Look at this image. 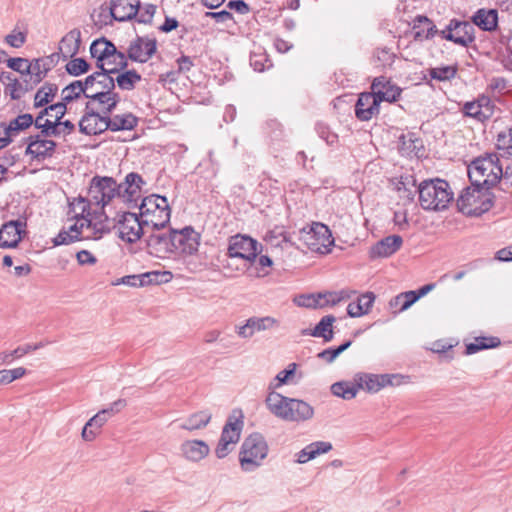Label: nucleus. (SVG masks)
I'll return each mask as SVG.
<instances>
[{
  "instance_id": "29",
  "label": "nucleus",
  "mask_w": 512,
  "mask_h": 512,
  "mask_svg": "<svg viewBox=\"0 0 512 512\" xmlns=\"http://www.w3.org/2000/svg\"><path fill=\"white\" fill-rule=\"evenodd\" d=\"M90 53L97 60V66H102V62L110 59L113 55L122 60V57L117 54L115 45L106 38L94 40L90 46Z\"/></svg>"
},
{
  "instance_id": "41",
  "label": "nucleus",
  "mask_w": 512,
  "mask_h": 512,
  "mask_svg": "<svg viewBox=\"0 0 512 512\" xmlns=\"http://www.w3.org/2000/svg\"><path fill=\"white\" fill-rule=\"evenodd\" d=\"M335 317L332 315L324 316L312 331L314 337H321L325 342H329L333 338V323Z\"/></svg>"
},
{
  "instance_id": "42",
  "label": "nucleus",
  "mask_w": 512,
  "mask_h": 512,
  "mask_svg": "<svg viewBox=\"0 0 512 512\" xmlns=\"http://www.w3.org/2000/svg\"><path fill=\"white\" fill-rule=\"evenodd\" d=\"M34 120L31 114H22L11 120L8 126L4 128V134L6 136H11L15 133L23 131L29 128L33 124Z\"/></svg>"
},
{
  "instance_id": "40",
  "label": "nucleus",
  "mask_w": 512,
  "mask_h": 512,
  "mask_svg": "<svg viewBox=\"0 0 512 512\" xmlns=\"http://www.w3.org/2000/svg\"><path fill=\"white\" fill-rule=\"evenodd\" d=\"M49 110V107H46L39 113L35 119V126L36 128L41 129V133L45 136H59L61 135V131L59 130L57 123L49 119H46L45 123H42L44 116H50Z\"/></svg>"
},
{
  "instance_id": "49",
  "label": "nucleus",
  "mask_w": 512,
  "mask_h": 512,
  "mask_svg": "<svg viewBox=\"0 0 512 512\" xmlns=\"http://www.w3.org/2000/svg\"><path fill=\"white\" fill-rule=\"evenodd\" d=\"M353 293V291L349 290L320 293L322 307L328 305L335 306L340 302L349 299Z\"/></svg>"
},
{
  "instance_id": "57",
  "label": "nucleus",
  "mask_w": 512,
  "mask_h": 512,
  "mask_svg": "<svg viewBox=\"0 0 512 512\" xmlns=\"http://www.w3.org/2000/svg\"><path fill=\"white\" fill-rule=\"evenodd\" d=\"M430 75L440 81L450 80L456 75V69L451 66L436 67L431 70Z\"/></svg>"
},
{
  "instance_id": "52",
  "label": "nucleus",
  "mask_w": 512,
  "mask_h": 512,
  "mask_svg": "<svg viewBox=\"0 0 512 512\" xmlns=\"http://www.w3.org/2000/svg\"><path fill=\"white\" fill-rule=\"evenodd\" d=\"M395 54L388 48H377L374 52L373 59L377 66H390L394 62Z\"/></svg>"
},
{
  "instance_id": "63",
  "label": "nucleus",
  "mask_w": 512,
  "mask_h": 512,
  "mask_svg": "<svg viewBox=\"0 0 512 512\" xmlns=\"http://www.w3.org/2000/svg\"><path fill=\"white\" fill-rule=\"evenodd\" d=\"M236 444H232L227 440H224L222 438L219 439L218 444L215 448V454L217 458L223 459L225 458L229 453L232 452Z\"/></svg>"
},
{
  "instance_id": "26",
  "label": "nucleus",
  "mask_w": 512,
  "mask_h": 512,
  "mask_svg": "<svg viewBox=\"0 0 512 512\" xmlns=\"http://www.w3.org/2000/svg\"><path fill=\"white\" fill-rule=\"evenodd\" d=\"M463 110L467 116L478 119L479 121H485L493 115L494 104L490 98L482 96L476 101L467 102Z\"/></svg>"
},
{
  "instance_id": "60",
  "label": "nucleus",
  "mask_w": 512,
  "mask_h": 512,
  "mask_svg": "<svg viewBox=\"0 0 512 512\" xmlns=\"http://www.w3.org/2000/svg\"><path fill=\"white\" fill-rule=\"evenodd\" d=\"M496 145L498 149L512 154V127L507 132L498 135Z\"/></svg>"
},
{
  "instance_id": "28",
  "label": "nucleus",
  "mask_w": 512,
  "mask_h": 512,
  "mask_svg": "<svg viewBox=\"0 0 512 512\" xmlns=\"http://www.w3.org/2000/svg\"><path fill=\"white\" fill-rule=\"evenodd\" d=\"M436 26L426 16L419 15L413 20L410 35L416 42L431 39L437 34Z\"/></svg>"
},
{
  "instance_id": "33",
  "label": "nucleus",
  "mask_w": 512,
  "mask_h": 512,
  "mask_svg": "<svg viewBox=\"0 0 512 512\" xmlns=\"http://www.w3.org/2000/svg\"><path fill=\"white\" fill-rule=\"evenodd\" d=\"M472 22L483 31H495L498 26V12L495 9H479L473 15Z\"/></svg>"
},
{
  "instance_id": "31",
  "label": "nucleus",
  "mask_w": 512,
  "mask_h": 512,
  "mask_svg": "<svg viewBox=\"0 0 512 512\" xmlns=\"http://www.w3.org/2000/svg\"><path fill=\"white\" fill-rule=\"evenodd\" d=\"M375 294L373 292H365L357 297L356 301H353L347 306V314L352 318L361 317L368 314L374 304Z\"/></svg>"
},
{
  "instance_id": "11",
  "label": "nucleus",
  "mask_w": 512,
  "mask_h": 512,
  "mask_svg": "<svg viewBox=\"0 0 512 512\" xmlns=\"http://www.w3.org/2000/svg\"><path fill=\"white\" fill-rule=\"evenodd\" d=\"M358 391L377 393L387 386H399L403 383V376L398 374L357 373L354 376Z\"/></svg>"
},
{
  "instance_id": "55",
  "label": "nucleus",
  "mask_w": 512,
  "mask_h": 512,
  "mask_svg": "<svg viewBox=\"0 0 512 512\" xmlns=\"http://www.w3.org/2000/svg\"><path fill=\"white\" fill-rule=\"evenodd\" d=\"M83 232H72L70 229L68 231L62 230L52 239L54 246L67 245L70 244L80 238V235Z\"/></svg>"
},
{
  "instance_id": "9",
  "label": "nucleus",
  "mask_w": 512,
  "mask_h": 512,
  "mask_svg": "<svg viewBox=\"0 0 512 512\" xmlns=\"http://www.w3.org/2000/svg\"><path fill=\"white\" fill-rule=\"evenodd\" d=\"M118 195L119 185L112 177L94 176L91 179L87 196L98 211H104L105 206L118 199Z\"/></svg>"
},
{
  "instance_id": "17",
  "label": "nucleus",
  "mask_w": 512,
  "mask_h": 512,
  "mask_svg": "<svg viewBox=\"0 0 512 512\" xmlns=\"http://www.w3.org/2000/svg\"><path fill=\"white\" fill-rule=\"evenodd\" d=\"M148 234L147 247L151 255L158 258H167L170 254L175 252L172 241V231L169 234L150 231Z\"/></svg>"
},
{
  "instance_id": "62",
  "label": "nucleus",
  "mask_w": 512,
  "mask_h": 512,
  "mask_svg": "<svg viewBox=\"0 0 512 512\" xmlns=\"http://www.w3.org/2000/svg\"><path fill=\"white\" fill-rule=\"evenodd\" d=\"M5 41L11 47L19 48L26 42V33L22 31L13 30L5 37Z\"/></svg>"
},
{
  "instance_id": "45",
  "label": "nucleus",
  "mask_w": 512,
  "mask_h": 512,
  "mask_svg": "<svg viewBox=\"0 0 512 512\" xmlns=\"http://www.w3.org/2000/svg\"><path fill=\"white\" fill-rule=\"evenodd\" d=\"M61 95L66 104L80 98L82 95L86 98L84 82L81 80L73 81L62 90Z\"/></svg>"
},
{
  "instance_id": "38",
  "label": "nucleus",
  "mask_w": 512,
  "mask_h": 512,
  "mask_svg": "<svg viewBox=\"0 0 512 512\" xmlns=\"http://www.w3.org/2000/svg\"><path fill=\"white\" fill-rule=\"evenodd\" d=\"M421 147L419 139L411 133L399 137L398 149L403 156L411 157L414 155L418 157V151Z\"/></svg>"
},
{
  "instance_id": "15",
  "label": "nucleus",
  "mask_w": 512,
  "mask_h": 512,
  "mask_svg": "<svg viewBox=\"0 0 512 512\" xmlns=\"http://www.w3.org/2000/svg\"><path fill=\"white\" fill-rule=\"evenodd\" d=\"M26 222L24 219L11 220L0 228V247L13 248L18 245L25 231Z\"/></svg>"
},
{
  "instance_id": "10",
  "label": "nucleus",
  "mask_w": 512,
  "mask_h": 512,
  "mask_svg": "<svg viewBox=\"0 0 512 512\" xmlns=\"http://www.w3.org/2000/svg\"><path fill=\"white\" fill-rule=\"evenodd\" d=\"M113 221L112 229H117L119 237L129 243H134L141 238V236L149 233L147 227L142 224L140 215L132 212H124L118 218H110Z\"/></svg>"
},
{
  "instance_id": "14",
  "label": "nucleus",
  "mask_w": 512,
  "mask_h": 512,
  "mask_svg": "<svg viewBox=\"0 0 512 512\" xmlns=\"http://www.w3.org/2000/svg\"><path fill=\"white\" fill-rule=\"evenodd\" d=\"M119 185L118 199L127 204L137 205L141 197L142 187L146 181L138 173L131 172L125 176L124 182Z\"/></svg>"
},
{
  "instance_id": "5",
  "label": "nucleus",
  "mask_w": 512,
  "mask_h": 512,
  "mask_svg": "<svg viewBox=\"0 0 512 512\" xmlns=\"http://www.w3.org/2000/svg\"><path fill=\"white\" fill-rule=\"evenodd\" d=\"M504 171L496 154L478 157L468 166V176L473 185L491 188L501 179Z\"/></svg>"
},
{
  "instance_id": "34",
  "label": "nucleus",
  "mask_w": 512,
  "mask_h": 512,
  "mask_svg": "<svg viewBox=\"0 0 512 512\" xmlns=\"http://www.w3.org/2000/svg\"><path fill=\"white\" fill-rule=\"evenodd\" d=\"M266 406L274 416H288V397L280 392L268 393Z\"/></svg>"
},
{
  "instance_id": "36",
  "label": "nucleus",
  "mask_w": 512,
  "mask_h": 512,
  "mask_svg": "<svg viewBox=\"0 0 512 512\" xmlns=\"http://www.w3.org/2000/svg\"><path fill=\"white\" fill-rule=\"evenodd\" d=\"M244 427L242 418H229V421L224 425L220 438L229 441L232 444H237Z\"/></svg>"
},
{
  "instance_id": "32",
  "label": "nucleus",
  "mask_w": 512,
  "mask_h": 512,
  "mask_svg": "<svg viewBox=\"0 0 512 512\" xmlns=\"http://www.w3.org/2000/svg\"><path fill=\"white\" fill-rule=\"evenodd\" d=\"M81 31L77 28L70 30L59 43V51L64 58L74 57L80 49Z\"/></svg>"
},
{
  "instance_id": "43",
  "label": "nucleus",
  "mask_w": 512,
  "mask_h": 512,
  "mask_svg": "<svg viewBox=\"0 0 512 512\" xmlns=\"http://www.w3.org/2000/svg\"><path fill=\"white\" fill-rule=\"evenodd\" d=\"M106 423V418H89L82 429L81 436L85 441H93L101 432Z\"/></svg>"
},
{
  "instance_id": "56",
  "label": "nucleus",
  "mask_w": 512,
  "mask_h": 512,
  "mask_svg": "<svg viewBox=\"0 0 512 512\" xmlns=\"http://www.w3.org/2000/svg\"><path fill=\"white\" fill-rule=\"evenodd\" d=\"M28 92V88L26 84H21V81L19 79H16L13 83L8 84V87H5V93L9 94L11 99L18 100L20 99L25 93Z\"/></svg>"
},
{
  "instance_id": "1",
  "label": "nucleus",
  "mask_w": 512,
  "mask_h": 512,
  "mask_svg": "<svg viewBox=\"0 0 512 512\" xmlns=\"http://www.w3.org/2000/svg\"><path fill=\"white\" fill-rule=\"evenodd\" d=\"M93 203L89 201V197L74 198L69 203L68 216L76 222L70 226L72 232L88 231L87 238L99 239L104 234L111 231L113 221L105 214L104 211L92 210Z\"/></svg>"
},
{
  "instance_id": "46",
  "label": "nucleus",
  "mask_w": 512,
  "mask_h": 512,
  "mask_svg": "<svg viewBox=\"0 0 512 512\" xmlns=\"http://www.w3.org/2000/svg\"><path fill=\"white\" fill-rule=\"evenodd\" d=\"M498 345H500V340L497 337H477L466 345V354H475L480 350L495 348Z\"/></svg>"
},
{
  "instance_id": "20",
  "label": "nucleus",
  "mask_w": 512,
  "mask_h": 512,
  "mask_svg": "<svg viewBox=\"0 0 512 512\" xmlns=\"http://www.w3.org/2000/svg\"><path fill=\"white\" fill-rule=\"evenodd\" d=\"M155 52L156 40L149 37H137L128 49L129 58L142 63L148 61Z\"/></svg>"
},
{
  "instance_id": "25",
  "label": "nucleus",
  "mask_w": 512,
  "mask_h": 512,
  "mask_svg": "<svg viewBox=\"0 0 512 512\" xmlns=\"http://www.w3.org/2000/svg\"><path fill=\"white\" fill-rule=\"evenodd\" d=\"M380 103L371 93H361L355 105V114L361 121H368L379 113Z\"/></svg>"
},
{
  "instance_id": "64",
  "label": "nucleus",
  "mask_w": 512,
  "mask_h": 512,
  "mask_svg": "<svg viewBox=\"0 0 512 512\" xmlns=\"http://www.w3.org/2000/svg\"><path fill=\"white\" fill-rule=\"evenodd\" d=\"M499 59L502 65L512 71V45H507L503 51L499 54Z\"/></svg>"
},
{
  "instance_id": "58",
  "label": "nucleus",
  "mask_w": 512,
  "mask_h": 512,
  "mask_svg": "<svg viewBox=\"0 0 512 512\" xmlns=\"http://www.w3.org/2000/svg\"><path fill=\"white\" fill-rule=\"evenodd\" d=\"M288 383V368L281 370L269 383L268 393L279 392Z\"/></svg>"
},
{
  "instance_id": "2",
  "label": "nucleus",
  "mask_w": 512,
  "mask_h": 512,
  "mask_svg": "<svg viewBox=\"0 0 512 512\" xmlns=\"http://www.w3.org/2000/svg\"><path fill=\"white\" fill-rule=\"evenodd\" d=\"M297 242V248L305 251H311L319 254H327L331 251L334 239L329 228L322 223H313L311 225L299 228L298 232L293 231Z\"/></svg>"
},
{
  "instance_id": "13",
  "label": "nucleus",
  "mask_w": 512,
  "mask_h": 512,
  "mask_svg": "<svg viewBox=\"0 0 512 512\" xmlns=\"http://www.w3.org/2000/svg\"><path fill=\"white\" fill-rule=\"evenodd\" d=\"M200 234L191 226L181 230H172V241L175 254L193 255L200 245Z\"/></svg>"
},
{
  "instance_id": "39",
  "label": "nucleus",
  "mask_w": 512,
  "mask_h": 512,
  "mask_svg": "<svg viewBox=\"0 0 512 512\" xmlns=\"http://www.w3.org/2000/svg\"><path fill=\"white\" fill-rule=\"evenodd\" d=\"M158 273H146L142 275H128L117 279L114 285H127L131 287H142L153 281H157Z\"/></svg>"
},
{
  "instance_id": "7",
  "label": "nucleus",
  "mask_w": 512,
  "mask_h": 512,
  "mask_svg": "<svg viewBox=\"0 0 512 512\" xmlns=\"http://www.w3.org/2000/svg\"><path fill=\"white\" fill-rule=\"evenodd\" d=\"M493 206L490 188L473 185L465 188L457 199L459 211L467 216H480Z\"/></svg>"
},
{
  "instance_id": "22",
  "label": "nucleus",
  "mask_w": 512,
  "mask_h": 512,
  "mask_svg": "<svg viewBox=\"0 0 512 512\" xmlns=\"http://www.w3.org/2000/svg\"><path fill=\"white\" fill-rule=\"evenodd\" d=\"M372 94L377 101L394 102L401 94V89L384 76L376 77L371 85Z\"/></svg>"
},
{
  "instance_id": "24",
  "label": "nucleus",
  "mask_w": 512,
  "mask_h": 512,
  "mask_svg": "<svg viewBox=\"0 0 512 512\" xmlns=\"http://www.w3.org/2000/svg\"><path fill=\"white\" fill-rule=\"evenodd\" d=\"M180 452L187 461L197 463L209 455L210 447L203 440H186L181 443Z\"/></svg>"
},
{
  "instance_id": "54",
  "label": "nucleus",
  "mask_w": 512,
  "mask_h": 512,
  "mask_svg": "<svg viewBox=\"0 0 512 512\" xmlns=\"http://www.w3.org/2000/svg\"><path fill=\"white\" fill-rule=\"evenodd\" d=\"M312 413V408L306 402L290 399V416H310Z\"/></svg>"
},
{
  "instance_id": "50",
  "label": "nucleus",
  "mask_w": 512,
  "mask_h": 512,
  "mask_svg": "<svg viewBox=\"0 0 512 512\" xmlns=\"http://www.w3.org/2000/svg\"><path fill=\"white\" fill-rule=\"evenodd\" d=\"M294 303L299 307L305 308H322L320 293L302 294L293 299Z\"/></svg>"
},
{
  "instance_id": "53",
  "label": "nucleus",
  "mask_w": 512,
  "mask_h": 512,
  "mask_svg": "<svg viewBox=\"0 0 512 512\" xmlns=\"http://www.w3.org/2000/svg\"><path fill=\"white\" fill-rule=\"evenodd\" d=\"M28 66L29 73L34 76L36 82L40 83L48 70L45 61L42 59H35L32 62L29 61Z\"/></svg>"
},
{
  "instance_id": "3",
  "label": "nucleus",
  "mask_w": 512,
  "mask_h": 512,
  "mask_svg": "<svg viewBox=\"0 0 512 512\" xmlns=\"http://www.w3.org/2000/svg\"><path fill=\"white\" fill-rule=\"evenodd\" d=\"M261 251L262 245L250 236L236 234L228 239L227 256L244 260L246 273L250 277H261L264 275L257 267H254V263Z\"/></svg>"
},
{
  "instance_id": "27",
  "label": "nucleus",
  "mask_w": 512,
  "mask_h": 512,
  "mask_svg": "<svg viewBox=\"0 0 512 512\" xmlns=\"http://www.w3.org/2000/svg\"><path fill=\"white\" fill-rule=\"evenodd\" d=\"M403 240L399 235H390L378 241L370 249V257L386 258L397 252L402 246Z\"/></svg>"
},
{
  "instance_id": "23",
  "label": "nucleus",
  "mask_w": 512,
  "mask_h": 512,
  "mask_svg": "<svg viewBox=\"0 0 512 512\" xmlns=\"http://www.w3.org/2000/svg\"><path fill=\"white\" fill-rule=\"evenodd\" d=\"M140 0H111L110 14L119 22L134 18L139 10Z\"/></svg>"
},
{
  "instance_id": "16",
  "label": "nucleus",
  "mask_w": 512,
  "mask_h": 512,
  "mask_svg": "<svg viewBox=\"0 0 512 512\" xmlns=\"http://www.w3.org/2000/svg\"><path fill=\"white\" fill-rule=\"evenodd\" d=\"M86 109L94 110L102 115L110 116L111 112L116 108L120 101V96L114 91L103 93L96 92L87 97Z\"/></svg>"
},
{
  "instance_id": "12",
  "label": "nucleus",
  "mask_w": 512,
  "mask_h": 512,
  "mask_svg": "<svg viewBox=\"0 0 512 512\" xmlns=\"http://www.w3.org/2000/svg\"><path fill=\"white\" fill-rule=\"evenodd\" d=\"M474 32L473 24L453 19L439 34L445 40L467 47L475 40Z\"/></svg>"
},
{
  "instance_id": "44",
  "label": "nucleus",
  "mask_w": 512,
  "mask_h": 512,
  "mask_svg": "<svg viewBox=\"0 0 512 512\" xmlns=\"http://www.w3.org/2000/svg\"><path fill=\"white\" fill-rule=\"evenodd\" d=\"M331 391L335 396L349 400L357 395L358 388L355 380L353 382L341 381L331 386Z\"/></svg>"
},
{
  "instance_id": "47",
  "label": "nucleus",
  "mask_w": 512,
  "mask_h": 512,
  "mask_svg": "<svg viewBox=\"0 0 512 512\" xmlns=\"http://www.w3.org/2000/svg\"><path fill=\"white\" fill-rule=\"evenodd\" d=\"M57 90L55 84L45 83L35 94V107H43L48 104L55 97Z\"/></svg>"
},
{
  "instance_id": "18",
  "label": "nucleus",
  "mask_w": 512,
  "mask_h": 512,
  "mask_svg": "<svg viewBox=\"0 0 512 512\" xmlns=\"http://www.w3.org/2000/svg\"><path fill=\"white\" fill-rule=\"evenodd\" d=\"M279 324L278 320L266 316V317H250L246 320V323L236 327V333L239 337L249 339L254 336L257 332L273 329Z\"/></svg>"
},
{
  "instance_id": "61",
  "label": "nucleus",
  "mask_w": 512,
  "mask_h": 512,
  "mask_svg": "<svg viewBox=\"0 0 512 512\" xmlns=\"http://www.w3.org/2000/svg\"><path fill=\"white\" fill-rule=\"evenodd\" d=\"M29 64V60L28 59H25V58H20V57H17V58H9L7 60V66L16 71V72H19L20 75H23L24 73L26 72H29L28 66Z\"/></svg>"
},
{
  "instance_id": "21",
  "label": "nucleus",
  "mask_w": 512,
  "mask_h": 512,
  "mask_svg": "<svg viewBox=\"0 0 512 512\" xmlns=\"http://www.w3.org/2000/svg\"><path fill=\"white\" fill-rule=\"evenodd\" d=\"M84 86L87 98L96 92L108 93L114 91L115 79L111 75L96 71L85 79Z\"/></svg>"
},
{
  "instance_id": "51",
  "label": "nucleus",
  "mask_w": 512,
  "mask_h": 512,
  "mask_svg": "<svg viewBox=\"0 0 512 512\" xmlns=\"http://www.w3.org/2000/svg\"><path fill=\"white\" fill-rule=\"evenodd\" d=\"M90 70L89 63L83 58H73L66 64V71L72 76H80Z\"/></svg>"
},
{
  "instance_id": "30",
  "label": "nucleus",
  "mask_w": 512,
  "mask_h": 512,
  "mask_svg": "<svg viewBox=\"0 0 512 512\" xmlns=\"http://www.w3.org/2000/svg\"><path fill=\"white\" fill-rule=\"evenodd\" d=\"M26 153L35 158H46L53 154L56 143L52 140L42 139L40 135L30 136Z\"/></svg>"
},
{
  "instance_id": "6",
  "label": "nucleus",
  "mask_w": 512,
  "mask_h": 512,
  "mask_svg": "<svg viewBox=\"0 0 512 512\" xmlns=\"http://www.w3.org/2000/svg\"><path fill=\"white\" fill-rule=\"evenodd\" d=\"M418 192L420 205L425 210H445L453 199L449 184L441 179L423 181Z\"/></svg>"
},
{
  "instance_id": "19",
  "label": "nucleus",
  "mask_w": 512,
  "mask_h": 512,
  "mask_svg": "<svg viewBox=\"0 0 512 512\" xmlns=\"http://www.w3.org/2000/svg\"><path fill=\"white\" fill-rule=\"evenodd\" d=\"M107 117V115L85 108V113L79 122L80 132L86 135H97L108 130Z\"/></svg>"
},
{
  "instance_id": "37",
  "label": "nucleus",
  "mask_w": 512,
  "mask_h": 512,
  "mask_svg": "<svg viewBox=\"0 0 512 512\" xmlns=\"http://www.w3.org/2000/svg\"><path fill=\"white\" fill-rule=\"evenodd\" d=\"M417 301L414 291H407L398 294L389 301V308L393 313H401L410 308Z\"/></svg>"
},
{
  "instance_id": "8",
  "label": "nucleus",
  "mask_w": 512,
  "mask_h": 512,
  "mask_svg": "<svg viewBox=\"0 0 512 512\" xmlns=\"http://www.w3.org/2000/svg\"><path fill=\"white\" fill-rule=\"evenodd\" d=\"M268 453V446L264 438L254 433L247 437L242 443L239 453L241 469L251 472L261 466Z\"/></svg>"
},
{
  "instance_id": "35",
  "label": "nucleus",
  "mask_w": 512,
  "mask_h": 512,
  "mask_svg": "<svg viewBox=\"0 0 512 512\" xmlns=\"http://www.w3.org/2000/svg\"><path fill=\"white\" fill-rule=\"evenodd\" d=\"M107 123L111 131L132 130L137 125L138 119L132 113H124L113 117L108 116Z\"/></svg>"
},
{
  "instance_id": "48",
  "label": "nucleus",
  "mask_w": 512,
  "mask_h": 512,
  "mask_svg": "<svg viewBox=\"0 0 512 512\" xmlns=\"http://www.w3.org/2000/svg\"><path fill=\"white\" fill-rule=\"evenodd\" d=\"M114 78L117 85L122 90H132L135 84L141 80V76L134 70L125 71L123 73H116Z\"/></svg>"
},
{
  "instance_id": "4",
  "label": "nucleus",
  "mask_w": 512,
  "mask_h": 512,
  "mask_svg": "<svg viewBox=\"0 0 512 512\" xmlns=\"http://www.w3.org/2000/svg\"><path fill=\"white\" fill-rule=\"evenodd\" d=\"M142 224L150 231L164 228L170 221L171 211L166 197L152 194L142 199L139 205Z\"/></svg>"
},
{
  "instance_id": "59",
  "label": "nucleus",
  "mask_w": 512,
  "mask_h": 512,
  "mask_svg": "<svg viewBox=\"0 0 512 512\" xmlns=\"http://www.w3.org/2000/svg\"><path fill=\"white\" fill-rule=\"evenodd\" d=\"M351 345V342L348 341L339 347L335 349H326L318 354V357L325 360L328 363L333 362L343 351H345L349 346Z\"/></svg>"
}]
</instances>
